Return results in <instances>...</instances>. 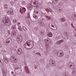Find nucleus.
Here are the masks:
<instances>
[{
	"mask_svg": "<svg viewBox=\"0 0 76 76\" xmlns=\"http://www.w3.org/2000/svg\"><path fill=\"white\" fill-rule=\"evenodd\" d=\"M33 18H35V19H37L38 18V17L37 16H35V17L34 16H33Z\"/></svg>",
	"mask_w": 76,
	"mask_h": 76,
	"instance_id": "39",
	"label": "nucleus"
},
{
	"mask_svg": "<svg viewBox=\"0 0 76 76\" xmlns=\"http://www.w3.org/2000/svg\"><path fill=\"white\" fill-rule=\"evenodd\" d=\"M64 42V41H63V40H60L57 41L56 42V43L57 44L59 45L61 44V42Z\"/></svg>",
	"mask_w": 76,
	"mask_h": 76,
	"instance_id": "18",
	"label": "nucleus"
},
{
	"mask_svg": "<svg viewBox=\"0 0 76 76\" xmlns=\"http://www.w3.org/2000/svg\"><path fill=\"white\" fill-rule=\"evenodd\" d=\"M8 34H10V31H8Z\"/></svg>",
	"mask_w": 76,
	"mask_h": 76,
	"instance_id": "50",
	"label": "nucleus"
},
{
	"mask_svg": "<svg viewBox=\"0 0 76 76\" xmlns=\"http://www.w3.org/2000/svg\"><path fill=\"white\" fill-rule=\"evenodd\" d=\"M39 22L40 26H42V25H43V23H42V22L41 21H39Z\"/></svg>",
	"mask_w": 76,
	"mask_h": 76,
	"instance_id": "30",
	"label": "nucleus"
},
{
	"mask_svg": "<svg viewBox=\"0 0 76 76\" xmlns=\"http://www.w3.org/2000/svg\"><path fill=\"white\" fill-rule=\"evenodd\" d=\"M46 11L48 13H50V12H51V13H53V11L51 9V8L48 7L46 9H45Z\"/></svg>",
	"mask_w": 76,
	"mask_h": 76,
	"instance_id": "6",
	"label": "nucleus"
},
{
	"mask_svg": "<svg viewBox=\"0 0 76 76\" xmlns=\"http://www.w3.org/2000/svg\"><path fill=\"white\" fill-rule=\"evenodd\" d=\"M24 48H26V49H27V50H30V49H31L30 48H28V47H27V46H26V44H25L24 45Z\"/></svg>",
	"mask_w": 76,
	"mask_h": 76,
	"instance_id": "28",
	"label": "nucleus"
},
{
	"mask_svg": "<svg viewBox=\"0 0 76 76\" xmlns=\"http://www.w3.org/2000/svg\"><path fill=\"white\" fill-rule=\"evenodd\" d=\"M4 61L6 63H9V60L8 58L6 57L4 58Z\"/></svg>",
	"mask_w": 76,
	"mask_h": 76,
	"instance_id": "15",
	"label": "nucleus"
},
{
	"mask_svg": "<svg viewBox=\"0 0 76 76\" xmlns=\"http://www.w3.org/2000/svg\"><path fill=\"white\" fill-rule=\"evenodd\" d=\"M74 16H75L74 18H76V15H74Z\"/></svg>",
	"mask_w": 76,
	"mask_h": 76,
	"instance_id": "55",
	"label": "nucleus"
},
{
	"mask_svg": "<svg viewBox=\"0 0 76 76\" xmlns=\"http://www.w3.org/2000/svg\"><path fill=\"white\" fill-rule=\"evenodd\" d=\"M10 14V15H14V14L13 13H11Z\"/></svg>",
	"mask_w": 76,
	"mask_h": 76,
	"instance_id": "51",
	"label": "nucleus"
},
{
	"mask_svg": "<svg viewBox=\"0 0 76 76\" xmlns=\"http://www.w3.org/2000/svg\"><path fill=\"white\" fill-rule=\"evenodd\" d=\"M13 22L14 23H17V20L15 19H14L13 20Z\"/></svg>",
	"mask_w": 76,
	"mask_h": 76,
	"instance_id": "32",
	"label": "nucleus"
},
{
	"mask_svg": "<svg viewBox=\"0 0 76 76\" xmlns=\"http://www.w3.org/2000/svg\"><path fill=\"white\" fill-rule=\"evenodd\" d=\"M26 44L27 46L28 47H30L31 49L33 47H34V42L32 40H28L26 42Z\"/></svg>",
	"mask_w": 76,
	"mask_h": 76,
	"instance_id": "2",
	"label": "nucleus"
},
{
	"mask_svg": "<svg viewBox=\"0 0 76 76\" xmlns=\"http://www.w3.org/2000/svg\"><path fill=\"white\" fill-rule=\"evenodd\" d=\"M22 53H23V51L22 50V49L21 48H19L18 50V52L17 53V54L20 55L22 54Z\"/></svg>",
	"mask_w": 76,
	"mask_h": 76,
	"instance_id": "8",
	"label": "nucleus"
},
{
	"mask_svg": "<svg viewBox=\"0 0 76 76\" xmlns=\"http://www.w3.org/2000/svg\"><path fill=\"white\" fill-rule=\"evenodd\" d=\"M20 11L21 13H25L26 12V8L23 7V10H22L21 8H20Z\"/></svg>",
	"mask_w": 76,
	"mask_h": 76,
	"instance_id": "12",
	"label": "nucleus"
},
{
	"mask_svg": "<svg viewBox=\"0 0 76 76\" xmlns=\"http://www.w3.org/2000/svg\"><path fill=\"white\" fill-rule=\"evenodd\" d=\"M1 29H4V27L3 26H1Z\"/></svg>",
	"mask_w": 76,
	"mask_h": 76,
	"instance_id": "41",
	"label": "nucleus"
},
{
	"mask_svg": "<svg viewBox=\"0 0 76 76\" xmlns=\"http://www.w3.org/2000/svg\"><path fill=\"white\" fill-rule=\"evenodd\" d=\"M47 43H48V44H50L51 42L49 40H49H48V39L47 40Z\"/></svg>",
	"mask_w": 76,
	"mask_h": 76,
	"instance_id": "34",
	"label": "nucleus"
},
{
	"mask_svg": "<svg viewBox=\"0 0 76 76\" xmlns=\"http://www.w3.org/2000/svg\"><path fill=\"white\" fill-rule=\"evenodd\" d=\"M11 74H12V75H14V74H13V73H14V72H13L12 71L11 72Z\"/></svg>",
	"mask_w": 76,
	"mask_h": 76,
	"instance_id": "47",
	"label": "nucleus"
},
{
	"mask_svg": "<svg viewBox=\"0 0 76 76\" xmlns=\"http://www.w3.org/2000/svg\"><path fill=\"white\" fill-rule=\"evenodd\" d=\"M59 1V0H53L54 4H57V3H58Z\"/></svg>",
	"mask_w": 76,
	"mask_h": 76,
	"instance_id": "22",
	"label": "nucleus"
},
{
	"mask_svg": "<svg viewBox=\"0 0 76 76\" xmlns=\"http://www.w3.org/2000/svg\"><path fill=\"white\" fill-rule=\"evenodd\" d=\"M49 62L50 65L52 64L53 65H52V66H56V64H54V63H55V62H54V61H53V60H50Z\"/></svg>",
	"mask_w": 76,
	"mask_h": 76,
	"instance_id": "11",
	"label": "nucleus"
},
{
	"mask_svg": "<svg viewBox=\"0 0 76 76\" xmlns=\"http://www.w3.org/2000/svg\"><path fill=\"white\" fill-rule=\"evenodd\" d=\"M36 13H37V14H38V12H36Z\"/></svg>",
	"mask_w": 76,
	"mask_h": 76,
	"instance_id": "59",
	"label": "nucleus"
},
{
	"mask_svg": "<svg viewBox=\"0 0 76 76\" xmlns=\"http://www.w3.org/2000/svg\"><path fill=\"white\" fill-rule=\"evenodd\" d=\"M41 20L43 22V23H44V22H45V21H46L45 19V18H42Z\"/></svg>",
	"mask_w": 76,
	"mask_h": 76,
	"instance_id": "31",
	"label": "nucleus"
},
{
	"mask_svg": "<svg viewBox=\"0 0 76 76\" xmlns=\"http://www.w3.org/2000/svg\"><path fill=\"white\" fill-rule=\"evenodd\" d=\"M65 26H66V27H67V26H68V25L67 24H66L65 25Z\"/></svg>",
	"mask_w": 76,
	"mask_h": 76,
	"instance_id": "45",
	"label": "nucleus"
},
{
	"mask_svg": "<svg viewBox=\"0 0 76 76\" xmlns=\"http://www.w3.org/2000/svg\"><path fill=\"white\" fill-rule=\"evenodd\" d=\"M59 57H62L64 56V53L63 51L62 50H59L57 53Z\"/></svg>",
	"mask_w": 76,
	"mask_h": 76,
	"instance_id": "5",
	"label": "nucleus"
},
{
	"mask_svg": "<svg viewBox=\"0 0 76 76\" xmlns=\"http://www.w3.org/2000/svg\"><path fill=\"white\" fill-rule=\"evenodd\" d=\"M36 55H38V56H41L40 53L39 52L36 53Z\"/></svg>",
	"mask_w": 76,
	"mask_h": 76,
	"instance_id": "33",
	"label": "nucleus"
},
{
	"mask_svg": "<svg viewBox=\"0 0 76 76\" xmlns=\"http://www.w3.org/2000/svg\"><path fill=\"white\" fill-rule=\"evenodd\" d=\"M45 43H47V39H45Z\"/></svg>",
	"mask_w": 76,
	"mask_h": 76,
	"instance_id": "42",
	"label": "nucleus"
},
{
	"mask_svg": "<svg viewBox=\"0 0 76 76\" xmlns=\"http://www.w3.org/2000/svg\"><path fill=\"white\" fill-rule=\"evenodd\" d=\"M15 70H18L19 69V67L17 65H15Z\"/></svg>",
	"mask_w": 76,
	"mask_h": 76,
	"instance_id": "29",
	"label": "nucleus"
},
{
	"mask_svg": "<svg viewBox=\"0 0 76 76\" xmlns=\"http://www.w3.org/2000/svg\"><path fill=\"white\" fill-rule=\"evenodd\" d=\"M4 7L5 9H8V5L7 4H4Z\"/></svg>",
	"mask_w": 76,
	"mask_h": 76,
	"instance_id": "23",
	"label": "nucleus"
},
{
	"mask_svg": "<svg viewBox=\"0 0 76 76\" xmlns=\"http://www.w3.org/2000/svg\"><path fill=\"white\" fill-rule=\"evenodd\" d=\"M51 28V29H53V28Z\"/></svg>",
	"mask_w": 76,
	"mask_h": 76,
	"instance_id": "62",
	"label": "nucleus"
},
{
	"mask_svg": "<svg viewBox=\"0 0 76 76\" xmlns=\"http://www.w3.org/2000/svg\"><path fill=\"white\" fill-rule=\"evenodd\" d=\"M34 67L35 69H37V65L34 64Z\"/></svg>",
	"mask_w": 76,
	"mask_h": 76,
	"instance_id": "35",
	"label": "nucleus"
},
{
	"mask_svg": "<svg viewBox=\"0 0 76 76\" xmlns=\"http://www.w3.org/2000/svg\"><path fill=\"white\" fill-rule=\"evenodd\" d=\"M18 25H20V23H18Z\"/></svg>",
	"mask_w": 76,
	"mask_h": 76,
	"instance_id": "56",
	"label": "nucleus"
},
{
	"mask_svg": "<svg viewBox=\"0 0 76 76\" xmlns=\"http://www.w3.org/2000/svg\"><path fill=\"white\" fill-rule=\"evenodd\" d=\"M75 37H76V33L75 34Z\"/></svg>",
	"mask_w": 76,
	"mask_h": 76,
	"instance_id": "57",
	"label": "nucleus"
},
{
	"mask_svg": "<svg viewBox=\"0 0 76 76\" xmlns=\"http://www.w3.org/2000/svg\"><path fill=\"white\" fill-rule=\"evenodd\" d=\"M66 34L67 37H69V34H67V33H66Z\"/></svg>",
	"mask_w": 76,
	"mask_h": 76,
	"instance_id": "46",
	"label": "nucleus"
},
{
	"mask_svg": "<svg viewBox=\"0 0 76 76\" xmlns=\"http://www.w3.org/2000/svg\"><path fill=\"white\" fill-rule=\"evenodd\" d=\"M15 0V1H17V0Z\"/></svg>",
	"mask_w": 76,
	"mask_h": 76,
	"instance_id": "61",
	"label": "nucleus"
},
{
	"mask_svg": "<svg viewBox=\"0 0 76 76\" xmlns=\"http://www.w3.org/2000/svg\"><path fill=\"white\" fill-rule=\"evenodd\" d=\"M72 75L73 76H75L76 75V71L75 70V71L72 72Z\"/></svg>",
	"mask_w": 76,
	"mask_h": 76,
	"instance_id": "26",
	"label": "nucleus"
},
{
	"mask_svg": "<svg viewBox=\"0 0 76 76\" xmlns=\"http://www.w3.org/2000/svg\"><path fill=\"white\" fill-rule=\"evenodd\" d=\"M46 18H48V20H50V19L51 18H50V17H49L47 15H46Z\"/></svg>",
	"mask_w": 76,
	"mask_h": 76,
	"instance_id": "36",
	"label": "nucleus"
},
{
	"mask_svg": "<svg viewBox=\"0 0 76 76\" xmlns=\"http://www.w3.org/2000/svg\"><path fill=\"white\" fill-rule=\"evenodd\" d=\"M52 27H53V28H54V26L53 25H52L51 26Z\"/></svg>",
	"mask_w": 76,
	"mask_h": 76,
	"instance_id": "52",
	"label": "nucleus"
},
{
	"mask_svg": "<svg viewBox=\"0 0 76 76\" xmlns=\"http://www.w3.org/2000/svg\"><path fill=\"white\" fill-rule=\"evenodd\" d=\"M9 12H10V13H13V11H10Z\"/></svg>",
	"mask_w": 76,
	"mask_h": 76,
	"instance_id": "38",
	"label": "nucleus"
},
{
	"mask_svg": "<svg viewBox=\"0 0 76 76\" xmlns=\"http://www.w3.org/2000/svg\"><path fill=\"white\" fill-rule=\"evenodd\" d=\"M60 20L62 22H64L65 21V19L64 18H61L60 19Z\"/></svg>",
	"mask_w": 76,
	"mask_h": 76,
	"instance_id": "27",
	"label": "nucleus"
},
{
	"mask_svg": "<svg viewBox=\"0 0 76 76\" xmlns=\"http://www.w3.org/2000/svg\"><path fill=\"white\" fill-rule=\"evenodd\" d=\"M2 47V45L1 44H0V48H1Z\"/></svg>",
	"mask_w": 76,
	"mask_h": 76,
	"instance_id": "48",
	"label": "nucleus"
},
{
	"mask_svg": "<svg viewBox=\"0 0 76 76\" xmlns=\"http://www.w3.org/2000/svg\"><path fill=\"white\" fill-rule=\"evenodd\" d=\"M2 62H3V61H2Z\"/></svg>",
	"mask_w": 76,
	"mask_h": 76,
	"instance_id": "63",
	"label": "nucleus"
},
{
	"mask_svg": "<svg viewBox=\"0 0 76 76\" xmlns=\"http://www.w3.org/2000/svg\"><path fill=\"white\" fill-rule=\"evenodd\" d=\"M41 34H42V35H44V32L42 31V32H41Z\"/></svg>",
	"mask_w": 76,
	"mask_h": 76,
	"instance_id": "43",
	"label": "nucleus"
},
{
	"mask_svg": "<svg viewBox=\"0 0 76 76\" xmlns=\"http://www.w3.org/2000/svg\"><path fill=\"white\" fill-rule=\"evenodd\" d=\"M18 28L19 31H23V30L22 28V27H21V26H20L18 25Z\"/></svg>",
	"mask_w": 76,
	"mask_h": 76,
	"instance_id": "24",
	"label": "nucleus"
},
{
	"mask_svg": "<svg viewBox=\"0 0 76 76\" xmlns=\"http://www.w3.org/2000/svg\"><path fill=\"white\" fill-rule=\"evenodd\" d=\"M13 35H15V33H13Z\"/></svg>",
	"mask_w": 76,
	"mask_h": 76,
	"instance_id": "54",
	"label": "nucleus"
},
{
	"mask_svg": "<svg viewBox=\"0 0 76 76\" xmlns=\"http://www.w3.org/2000/svg\"><path fill=\"white\" fill-rule=\"evenodd\" d=\"M1 70L2 71V75L3 76H4L6 74V71L4 68H2Z\"/></svg>",
	"mask_w": 76,
	"mask_h": 76,
	"instance_id": "13",
	"label": "nucleus"
},
{
	"mask_svg": "<svg viewBox=\"0 0 76 76\" xmlns=\"http://www.w3.org/2000/svg\"><path fill=\"white\" fill-rule=\"evenodd\" d=\"M14 76H16V75H15V74H14Z\"/></svg>",
	"mask_w": 76,
	"mask_h": 76,
	"instance_id": "60",
	"label": "nucleus"
},
{
	"mask_svg": "<svg viewBox=\"0 0 76 76\" xmlns=\"http://www.w3.org/2000/svg\"><path fill=\"white\" fill-rule=\"evenodd\" d=\"M22 29L23 30H24V31H27L28 30H27V28H26V27L24 26H23L22 27Z\"/></svg>",
	"mask_w": 76,
	"mask_h": 76,
	"instance_id": "25",
	"label": "nucleus"
},
{
	"mask_svg": "<svg viewBox=\"0 0 76 76\" xmlns=\"http://www.w3.org/2000/svg\"><path fill=\"white\" fill-rule=\"evenodd\" d=\"M63 75L64 76H70V74L67 72H64L63 73Z\"/></svg>",
	"mask_w": 76,
	"mask_h": 76,
	"instance_id": "20",
	"label": "nucleus"
},
{
	"mask_svg": "<svg viewBox=\"0 0 76 76\" xmlns=\"http://www.w3.org/2000/svg\"><path fill=\"white\" fill-rule=\"evenodd\" d=\"M33 6L31 4H29L27 5V7L29 10H31L33 8Z\"/></svg>",
	"mask_w": 76,
	"mask_h": 76,
	"instance_id": "9",
	"label": "nucleus"
},
{
	"mask_svg": "<svg viewBox=\"0 0 76 76\" xmlns=\"http://www.w3.org/2000/svg\"><path fill=\"white\" fill-rule=\"evenodd\" d=\"M1 67H2V69H4V65H1Z\"/></svg>",
	"mask_w": 76,
	"mask_h": 76,
	"instance_id": "37",
	"label": "nucleus"
},
{
	"mask_svg": "<svg viewBox=\"0 0 76 76\" xmlns=\"http://www.w3.org/2000/svg\"><path fill=\"white\" fill-rule=\"evenodd\" d=\"M45 47L46 48H48V49H50L51 48V46L48 44L45 45Z\"/></svg>",
	"mask_w": 76,
	"mask_h": 76,
	"instance_id": "21",
	"label": "nucleus"
},
{
	"mask_svg": "<svg viewBox=\"0 0 76 76\" xmlns=\"http://www.w3.org/2000/svg\"><path fill=\"white\" fill-rule=\"evenodd\" d=\"M22 36L21 34L18 35L17 37V40L18 42L22 41Z\"/></svg>",
	"mask_w": 76,
	"mask_h": 76,
	"instance_id": "4",
	"label": "nucleus"
},
{
	"mask_svg": "<svg viewBox=\"0 0 76 76\" xmlns=\"http://www.w3.org/2000/svg\"><path fill=\"white\" fill-rule=\"evenodd\" d=\"M48 3L49 4H51V2H49Z\"/></svg>",
	"mask_w": 76,
	"mask_h": 76,
	"instance_id": "49",
	"label": "nucleus"
},
{
	"mask_svg": "<svg viewBox=\"0 0 76 76\" xmlns=\"http://www.w3.org/2000/svg\"><path fill=\"white\" fill-rule=\"evenodd\" d=\"M2 20L4 23L7 26H9V25H12L9 19H8V18L5 17V18H3Z\"/></svg>",
	"mask_w": 76,
	"mask_h": 76,
	"instance_id": "1",
	"label": "nucleus"
},
{
	"mask_svg": "<svg viewBox=\"0 0 76 76\" xmlns=\"http://www.w3.org/2000/svg\"><path fill=\"white\" fill-rule=\"evenodd\" d=\"M71 25L72 26V27H73V28H75V27H74V26H73V23H72L71 24Z\"/></svg>",
	"mask_w": 76,
	"mask_h": 76,
	"instance_id": "44",
	"label": "nucleus"
},
{
	"mask_svg": "<svg viewBox=\"0 0 76 76\" xmlns=\"http://www.w3.org/2000/svg\"><path fill=\"white\" fill-rule=\"evenodd\" d=\"M47 35L49 37H53V34L51 32H49L47 33Z\"/></svg>",
	"mask_w": 76,
	"mask_h": 76,
	"instance_id": "16",
	"label": "nucleus"
},
{
	"mask_svg": "<svg viewBox=\"0 0 76 76\" xmlns=\"http://www.w3.org/2000/svg\"><path fill=\"white\" fill-rule=\"evenodd\" d=\"M11 60L13 61V63H17L18 61V59L15 58V57L14 56H12L11 57Z\"/></svg>",
	"mask_w": 76,
	"mask_h": 76,
	"instance_id": "7",
	"label": "nucleus"
},
{
	"mask_svg": "<svg viewBox=\"0 0 76 76\" xmlns=\"http://www.w3.org/2000/svg\"><path fill=\"white\" fill-rule=\"evenodd\" d=\"M0 63H1V60H0Z\"/></svg>",
	"mask_w": 76,
	"mask_h": 76,
	"instance_id": "58",
	"label": "nucleus"
},
{
	"mask_svg": "<svg viewBox=\"0 0 76 76\" xmlns=\"http://www.w3.org/2000/svg\"><path fill=\"white\" fill-rule=\"evenodd\" d=\"M68 66L69 67H70L71 69H73L75 68V65L73 63L69 62L68 64Z\"/></svg>",
	"mask_w": 76,
	"mask_h": 76,
	"instance_id": "3",
	"label": "nucleus"
},
{
	"mask_svg": "<svg viewBox=\"0 0 76 76\" xmlns=\"http://www.w3.org/2000/svg\"><path fill=\"white\" fill-rule=\"evenodd\" d=\"M59 10H60V11H61V9H59Z\"/></svg>",
	"mask_w": 76,
	"mask_h": 76,
	"instance_id": "53",
	"label": "nucleus"
},
{
	"mask_svg": "<svg viewBox=\"0 0 76 76\" xmlns=\"http://www.w3.org/2000/svg\"><path fill=\"white\" fill-rule=\"evenodd\" d=\"M31 4L34 7L35 6H37L36 0H32L31 2Z\"/></svg>",
	"mask_w": 76,
	"mask_h": 76,
	"instance_id": "10",
	"label": "nucleus"
},
{
	"mask_svg": "<svg viewBox=\"0 0 76 76\" xmlns=\"http://www.w3.org/2000/svg\"><path fill=\"white\" fill-rule=\"evenodd\" d=\"M30 14H29V16H26V17L25 18V19L26 20V22H28V23H29V19H30Z\"/></svg>",
	"mask_w": 76,
	"mask_h": 76,
	"instance_id": "14",
	"label": "nucleus"
},
{
	"mask_svg": "<svg viewBox=\"0 0 76 76\" xmlns=\"http://www.w3.org/2000/svg\"><path fill=\"white\" fill-rule=\"evenodd\" d=\"M11 38H9L6 41V43L7 44H9V43H10L9 45H10V44H11Z\"/></svg>",
	"mask_w": 76,
	"mask_h": 76,
	"instance_id": "17",
	"label": "nucleus"
},
{
	"mask_svg": "<svg viewBox=\"0 0 76 76\" xmlns=\"http://www.w3.org/2000/svg\"><path fill=\"white\" fill-rule=\"evenodd\" d=\"M11 29H12L13 31H14V30H16V26L15 25L12 26L11 27Z\"/></svg>",
	"mask_w": 76,
	"mask_h": 76,
	"instance_id": "19",
	"label": "nucleus"
},
{
	"mask_svg": "<svg viewBox=\"0 0 76 76\" xmlns=\"http://www.w3.org/2000/svg\"><path fill=\"white\" fill-rule=\"evenodd\" d=\"M34 7H39V6H38V5H36V6H34Z\"/></svg>",
	"mask_w": 76,
	"mask_h": 76,
	"instance_id": "40",
	"label": "nucleus"
}]
</instances>
